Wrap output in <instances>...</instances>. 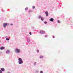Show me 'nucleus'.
Segmentation results:
<instances>
[{
  "instance_id": "obj_2",
  "label": "nucleus",
  "mask_w": 73,
  "mask_h": 73,
  "mask_svg": "<svg viewBox=\"0 0 73 73\" xmlns=\"http://www.w3.org/2000/svg\"><path fill=\"white\" fill-rule=\"evenodd\" d=\"M15 52H17V53H19L20 52V50L19 49L17 48L15 50Z\"/></svg>"
},
{
  "instance_id": "obj_24",
  "label": "nucleus",
  "mask_w": 73,
  "mask_h": 73,
  "mask_svg": "<svg viewBox=\"0 0 73 73\" xmlns=\"http://www.w3.org/2000/svg\"><path fill=\"white\" fill-rule=\"evenodd\" d=\"M45 37H47V35H45Z\"/></svg>"
},
{
  "instance_id": "obj_15",
  "label": "nucleus",
  "mask_w": 73,
  "mask_h": 73,
  "mask_svg": "<svg viewBox=\"0 0 73 73\" xmlns=\"http://www.w3.org/2000/svg\"><path fill=\"white\" fill-rule=\"evenodd\" d=\"M32 12V11H31V10H29V13H30V12Z\"/></svg>"
},
{
  "instance_id": "obj_1",
  "label": "nucleus",
  "mask_w": 73,
  "mask_h": 73,
  "mask_svg": "<svg viewBox=\"0 0 73 73\" xmlns=\"http://www.w3.org/2000/svg\"><path fill=\"white\" fill-rule=\"evenodd\" d=\"M18 60L19 61V64H21L23 63V60H22V59H21V58H19L18 59Z\"/></svg>"
},
{
  "instance_id": "obj_9",
  "label": "nucleus",
  "mask_w": 73,
  "mask_h": 73,
  "mask_svg": "<svg viewBox=\"0 0 73 73\" xmlns=\"http://www.w3.org/2000/svg\"><path fill=\"white\" fill-rule=\"evenodd\" d=\"M1 70L2 71H3V72H4V71L5 70L4 69V68H1Z\"/></svg>"
},
{
  "instance_id": "obj_3",
  "label": "nucleus",
  "mask_w": 73,
  "mask_h": 73,
  "mask_svg": "<svg viewBox=\"0 0 73 73\" xmlns=\"http://www.w3.org/2000/svg\"><path fill=\"white\" fill-rule=\"evenodd\" d=\"M40 33L41 34H44L45 33V32L43 30H40Z\"/></svg>"
},
{
  "instance_id": "obj_10",
  "label": "nucleus",
  "mask_w": 73,
  "mask_h": 73,
  "mask_svg": "<svg viewBox=\"0 0 73 73\" xmlns=\"http://www.w3.org/2000/svg\"><path fill=\"white\" fill-rule=\"evenodd\" d=\"M41 20H42V21H43L44 20V18L43 17H41Z\"/></svg>"
},
{
  "instance_id": "obj_11",
  "label": "nucleus",
  "mask_w": 73,
  "mask_h": 73,
  "mask_svg": "<svg viewBox=\"0 0 73 73\" xmlns=\"http://www.w3.org/2000/svg\"><path fill=\"white\" fill-rule=\"evenodd\" d=\"M28 8L26 7L25 9V11H27L28 10Z\"/></svg>"
},
{
  "instance_id": "obj_18",
  "label": "nucleus",
  "mask_w": 73,
  "mask_h": 73,
  "mask_svg": "<svg viewBox=\"0 0 73 73\" xmlns=\"http://www.w3.org/2000/svg\"><path fill=\"white\" fill-rule=\"evenodd\" d=\"M40 73H43V72H42V71H41L40 72Z\"/></svg>"
},
{
  "instance_id": "obj_26",
  "label": "nucleus",
  "mask_w": 73,
  "mask_h": 73,
  "mask_svg": "<svg viewBox=\"0 0 73 73\" xmlns=\"http://www.w3.org/2000/svg\"><path fill=\"white\" fill-rule=\"evenodd\" d=\"M35 64H36V62H35Z\"/></svg>"
},
{
  "instance_id": "obj_6",
  "label": "nucleus",
  "mask_w": 73,
  "mask_h": 73,
  "mask_svg": "<svg viewBox=\"0 0 73 73\" xmlns=\"http://www.w3.org/2000/svg\"><path fill=\"white\" fill-rule=\"evenodd\" d=\"M45 13L46 14V16H48V12L46 11Z\"/></svg>"
},
{
  "instance_id": "obj_21",
  "label": "nucleus",
  "mask_w": 73,
  "mask_h": 73,
  "mask_svg": "<svg viewBox=\"0 0 73 73\" xmlns=\"http://www.w3.org/2000/svg\"><path fill=\"white\" fill-rule=\"evenodd\" d=\"M29 34L30 35H32V33H29Z\"/></svg>"
},
{
  "instance_id": "obj_17",
  "label": "nucleus",
  "mask_w": 73,
  "mask_h": 73,
  "mask_svg": "<svg viewBox=\"0 0 73 73\" xmlns=\"http://www.w3.org/2000/svg\"><path fill=\"white\" fill-rule=\"evenodd\" d=\"M2 73V71L1 70H0V73Z\"/></svg>"
},
{
  "instance_id": "obj_12",
  "label": "nucleus",
  "mask_w": 73,
  "mask_h": 73,
  "mask_svg": "<svg viewBox=\"0 0 73 73\" xmlns=\"http://www.w3.org/2000/svg\"><path fill=\"white\" fill-rule=\"evenodd\" d=\"M40 58H43V56H40Z\"/></svg>"
},
{
  "instance_id": "obj_7",
  "label": "nucleus",
  "mask_w": 73,
  "mask_h": 73,
  "mask_svg": "<svg viewBox=\"0 0 73 73\" xmlns=\"http://www.w3.org/2000/svg\"><path fill=\"white\" fill-rule=\"evenodd\" d=\"M5 48V47H2L0 48V49L1 50H3V49H4Z\"/></svg>"
},
{
  "instance_id": "obj_23",
  "label": "nucleus",
  "mask_w": 73,
  "mask_h": 73,
  "mask_svg": "<svg viewBox=\"0 0 73 73\" xmlns=\"http://www.w3.org/2000/svg\"><path fill=\"white\" fill-rule=\"evenodd\" d=\"M11 25H13V24L12 23H11L10 24Z\"/></svg>"
},
{
  "instance_id": "obj_16",
  "label": "nucleus",
  "mask_w": 73,
  "mask_h": 73,
  "mask_svg": "<svg viewBox=\"0 0 73 73\" xmlns=\"http://www.w3.org/2000/svg\"><path fill=\"white\" fill-rule=\"evenodd\" d=\"M38 17H39V18H41V16H39Z\"/></svg>"
},
{
  "instance_id": "obj_19",
  "label": "nucleus",
  "mask_w": 73,
  "mask_h": 73,
  "mask_svg": "<svg viewBox=\"0 0 73 73\" xmlns=\"http://www.w3.org/2000/svg\"><path fill=\"white\" fill-rule=\"evenodd\" d=\"M35 8V6H33V9H34V8Z\"/></svg>"
},
{
  "instance_id": "obj_8",
  "label": "nucleus",
  "mask_w": 73,
  "mask_h": 73,
  "mask_svg": "<svg viewBox=\"0 0 73 73\" xmlns=\"http://www.w3.org/2000/svg\"><path fill=\"white\" fill-rule=\"evenodd\" d=\"M6 52L7 53H10V51H9V50H7L6 51Z\"/></svg>"
},
{
  "instance_id": "obj_13",
  "label": "nucleus",
  "mask_w": 73,
  "mask_h": 73,
  "mask_svg": "<svg viewBox=\"0 0 73 73\" xmlns=\"http://www.w3.org/2000/svg\"><path fill=\"white\" fill-rule=\"evenodd\" d=\"M6 40H7V41H8V40H9V39H8V38H6Z\"/></svg>"
},
{
  "instance_id": "obj_4",
  "label": "nucleus",
  "mask_w": 73,
  "mask_h": 73,
  "mask_svg": "<svg viewBox=\"0 0 73 73\" xmlns=\"http://www.w3.org/2000/svg\"><path fill=\"white\" fill-rule=\"evenodd\" d=\"M3 25L4 28H5L6 27V26L7 25V23H3Z\"/></svg>"
},
{
  "instance_id": "obj_20",
  "label": "nucleus",
  "mask_w": 73,
  "mask_h": 73,
  "mask_svg": "<svg viewBox=\"0 0 73 73\" xmlns=\"http://www.w3.org/2000/svg\"><path fill=\"white\" fill-rule=\"evenodd\" d=\"M58 23H60V21H58Z\"/></svg>"
},
{
  "instance_id": "obj_5",
  "label": "nucleus",
  "mask_w": 73,
  "mask_h": 73,
  "mask_svg": "<svg viewBox=\"0 0 73 73\" xmlns=\"http://www.w3.org/2000/svg\"><path fill=\"white\" fill-rule=\"evenodd\" d=\"M49 20L50 21L53 22L54 20V19H53V18H51L49 19Z\"/></svg>"
},
{
  "instance_id": "obj_14",
  "label": "nucleus",
  "mask_w": 73,
  "mask_h": 73,
  "mask_svg": "<svg viewBox=\"0 0 73 73\" xmlns=\"http://www.w3.org/2000/svg\"><path fill=\"white\" fill-rule=\"evenodd\" d=\"M44 24H47V22L46 21L44 22Z\"/></svg>"
},
{
  "instance_id": "obj_25",
  "label": "nucleus",
  "mask_w": 73,
  "mask_h": 73,
  "mask_svg": "<svg viewBox=\"0 0 73 73\" xmlns=\"http://www.w3.org/2000/svg\"><path fill=\"white\" fill-rule=\"evenodd\" d=\"M52 37H53V38H54V36H52Z\"/></svg>"
},
{
  "instance_id": "obj_22",
  "label": "nucleus",
  "mask_w": 73,
  "mask_h": 73,
  "mask_svg": "<svg viewBox=\"0 0 73 73\" xmlns=\"http://www.w3.org/2000/svg\"><path fill=\"white\" fill-rule=\"evenodd\" d=\"M37 52H39V50H37Z\"/></svg>"
}]
</instances>
